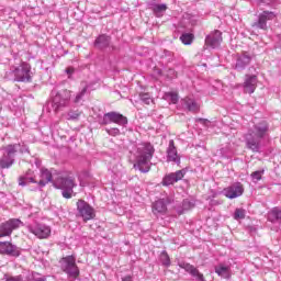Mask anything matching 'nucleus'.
<instances>
[{"label": "nucleus", "instance_id": "39", "mask_svg": "<svg viewBox=\"0 0 281 281\" xmlns=\"http://www.w3.org/2000/svg\"><path fill=\"white\" fill-rule=\"evenodd\" d=\"M194 207V203H192L190 200H183L182 202V212H187L188 210H192Z\"/></svg>", "mask_w": 281, "mask_h": 281}, {"label": "nucleus", "instance_id": "2", "mask_svg": "<svg viewBox=\"0 0 281 281\" xmlns=\"http://www.w3.org/2000/svg\"><path fill=\"white\" fill-rule=\"evenodd\" d=\"M4 77L7 80L16 82H30L32 80V66L27 63H22L19 67L12 66Z\"/></svg>", "mask_w": 281, "mask_h": 281}, {"label": "nucleus", "instance_id": "37", "mask_svg": "<svg viewBox=\"0 0 281 281\" xmlns=\"http://www.w3.org/2000/svg\"><path fill=\"white\" fill-rule=\"evenodd\" d=\"M105 132L112 137H117V135H121L120 128L117 127L105 128Z\"/></svg>", "mask_w": 281, "mask_h": 281}, {"label": "nucleus", "instance_id": "12", "mask_svg": "<svg viewBox=\"0 0 281 281\" xmlns=\"http://www.w3.org/2000/svg\"><path fill=\"white\" fill-rule=\"evenodd\" d=\"M0 254L2 256L19 258L21 256V248L10 241H0Z\"/></svg>", "mask_w": 281, "mask_h": 281}, {"label": "nucleus", "instance_id": "5", "mask_svg": "<svg viewBox=\"0 0 281 281\" xmlns=\"http://www.w3.org/2000/svg\"><path fill=\"white\" fill-rule=\"evenodd\" d=\"M20 149V144H11L1 148L2 157L0 158V168L2 170L5 168H12L16 153H19Z\"/></svg>", "mask_w": 281, "mask_h": 281}, {"label": "nucleus", "instance_id": "18", "mask_svg": "<svg viewBox=\"0 0 281 281\" xmlns=\"http://www.w3.org/2000/svg\"><path fill=\"white\" fill-rule=\"evenodd\" d=\"M243 192H245V189L239 182L224 189V194L227 199H238V196H243Z\"/></svg>", "mask_w": 281, "mask_h": 281}, {"label": "nucleus", "instance_id": "22", "mask_svg": "<svg viewBox=\"0 0 281 281\" xmlns=\"http://www.w3.org/2000/svg\"><path fill=\"white\" fill-rule=\"evenodd\" d=\"M167 161H173V164H181V158L177 153V147H175V140H169V147L167 148Z\"/></svg>", "mask_w": 281, "mask_h": 281}, {"label": "nucleus", "instance_id": "15", "mask_svg": "<svg viewBox=\"0 0 281 281\" xmlns=\"http://www.w3.org/2000/svg\"><path fill=\"white\" fill-rule=\"evenodd\" d=\"M258 87V76L256 75H245L243 89L244 93H254L256 91V88Z\"/></svg>", "mask_w": 281, "mask_h": 281}, {"label": "nucleus", "instance_id": "14", "mask_svg": "<svg viewBox=\"0 0 281 281\" xmlns=\"http://www.w3.org/2000/svg\"><path fill=\"white\" fill-rule=\"evenodd\" d=\"M21 220L12 218L0 224V238L10 236L14 229H19Z\"/></svg>", "mask_w": 281, "mask_h": 281}, {"label": "nucleus", "instance_id": "7", "mask_svg": "<svg viewBox=\"0 0 281 281\" xmlns=\"http://www.w3.org/2000/svg\"><path fill=\"white\" fill-rule=\"evenodd\" d=\"M61 270L67 273L68 278H78L80 270L76 265V257L67 256L61 259Z\"/></svg>", "mask_w": 281, "mask_h": 281}, {"label": "nucleus", "instance_id": "29", "mask_svg": "<svg viewBox=\"0 0 281 281\" xmlns=\"http://www.w3.org/2000/svg\"><path fill=\"white\" fill-rule=\"evenodd\" d=\"M180 41H181V43H183V45H192V42L194 41V34L183 33L180 36Z\"/></svg>", "mask_w": 281, "mask_h": 281}, {"label": "nucleus", "instance_id": "42", "mask_svg": "<svg viewBox=\"0 0 281 281\" xmlns=\"http://www.w3.org/2000/svg\"><path fill=\"white\" fill-rule=\"evenodd\" d=\"M168 76H169L170 78H177V71H175V69L170 68V69L168 70Z\"/></svg>", "mask_w": 281, "mask_h": 281}, {"label": "nucleus", "instance_id": "20", "mask_svg": "<svg viewBox=\"0 0 281 281\" xmlns=\"http://www.w3.org/2000/svg\"><path fill=\"white\" fill-rule=\"evenodd\" d=\"M267 131H269V125H267V122H261L255 125L252 130H249L248 133L258 139H262L267 135Z\"/></svg>", "mask_w": 281, "mask_h": 281}, {"label": "nucleus", "instance_id": "10", "mask_svg": "<svg viewBox=\"0 0 281 281\" xmlns=\"http://www.w3.org/2000/svg\"><path fill=\"white\" fill-rule=\"evenodd\" d=\"M27 229L31 234H34V236L41 240L52 236V227L43 223H35L30 225L27 226Z\"/></svg>", "mask_w": 281, "mask_h": 281}, {"label": "nucleus", "instance_id": "8", "mask_svg": "<svg viewBox=\"0 0 281 281\" xmlns=\"http://www.w3.org/2000/svg\"><path fill=\"white\" fill-rule=\"evenodd\" d=\"M102 126H106L109 124H117V126H126L128 124V119L117 112H108L103 115L100 121Z\"/></svg>", "mask_w": 281, "mask_h": 281}, {"label": "nucleus", "instance_id": "1", "mask_svg": "<svg viewBox=\"0 0 281 281\" xmlns=\"http://www.w3.org/2000/svg\"><path fill=\"white\" fill-rule=\"evenodd\" d=\"M134 155L136 159L134 168L144 173L150 172V159L155 155V147L150 143L138 144Z\"/></svg>", "mask_w": 281, "mask_h": 281}, {"label": "nucleus", "instance_id": "41", "mask_svg": "<svg viewBox=\"0 0 281 281\" xmlns=\"http://www.w3.org/2000/svg\"><path fill=\"white\" fill-rule=\"evenodd\" d=\"M75 71H76V69L74 67H68L66 69V74H67L68 78H71V76H74Z\"/></svg>", "mask_w": 281, "mask_h": 281}, {"label": "nucleus", "instance_id": "45", "mask_svg": "<svg viewBox=\"0 0 281 281\" xmlns=\"http://www.w3.org/2000/svg\"><path fill=\"white\" fill-rule=\"evenodd\" d=\"M266 3H269V1H271V0H263Z\"/></svg>", "mask_w": 281, "mask_h": 281}, {"label": "nucleus", "instance_id": "23", "mask_svg": "<svg viewBox=\"0 0 281 281\" xmlns=\"http://www.w3.org/2000/svg\"><path fill=\"white\" fill-rule=\"evenodd\" d=\"M181 269H184L187 273H190L193 278H195L196 281H205V277L203 273L199 272V269H196L194 266L190 263L182 262L180 263Z\"/></svg>", "mask_w": 281, "mask_h": 281}, {"label": "nucleus", "instance_id": "3", "mask_svg": "<svg viewBox=\"0 0 281 281\" xmlns=\"http://www.w3.org/2000/svg\"><path fill=\"white\" fill-rule=\"evenodd\" d=\"M52 95V106L55 113H60V111L69 106V102L71 101V91L67 89L60 91L53 90Z\"/></svg>", "mask_w": 281, "mask_h": 281}, {"label": "nucleus", "instance_id": "9", "mask_svg": "<svg viewBox=\"0 0 281 281\" xmlns=\"http://www.w3.org/2000/svg\"><path fill=\"white\" fill-rule=\"evenodd\" d=\"M77 216H80L82 221H93L95 218V210L89 205L85 200H78L77 202Z\"/></svg>", "mask_w": 281, "mask_h": 281}, {"label": "nucleus", "instance_id": "26", "mask_svg": "<svg viewBox=\"0 0 281 281\" xmlns=\"http://www.w3.org/2000/svg\"><path fill=\"white\" fill-rule=\"evenodd\" d=\"M149 10L157 16V19H161L164 14H166V10H168V5L166 3H150Z\"/></svg>", "mask_w": 281, "mask_h": 281}, {"label": "nucleus", "instance_id": "43", "mask_svg": "<svg viewBox=\"0 0 281 281\" xmlns=\"http://www.w3.org/2000/svg\"><path fill=\"white\" fill-rule=\"evenodd\" d=\"M196 122H200V124H209L210 121L207 119H198Z\"/></svg>", "mask_w": 281, "mask_h": 281}, {"label": "nucleus", "instance_id": "32", "mask_svg": "<svg viewBox=\"0 0 281 281\" xmlns=\"http://www.w3.org/2000/svg\"><path fill=\"white\" fill-rule=\"evenodd\" d=\"M87 91H89V85H85L80 92L77 93L75 98V103L78 104L82 98L87 94Z\"/></svg>", "mask_w": 281, "mask_h": 281}, {"label": "nucleus", "instance_id": "36", "mask_svg": "<svg viewBox=\"0 0 281 281\" xmlns=\"http://www.w3.org/2000/svg\"><path fill=\"white\" fill-rule=\"evenodd\" d=\"M78 117H80V111L78 110H71L67 113V120H78Z\"/></svg>", "mask_w": 281, "mask_h": 281}, {"label": "nucleus", "instance_id": "25", "mask_svg": "<svg viewBox=\"0 0 281 281\" xmlns=\"http://www.w3.org/2000/svg\"><path fill=\"white\" fill-rule=\"evenodd\" d=\"M109 45H111V36L106 34L99 35L94 41V47H97V49H106Z\"/></svg>", "mask_w": 281, "mask_h": 281}, {"label": "nucleus", "instance_id": "16", "mask_svg": "<svg viewBox=\"0 0 281 281\" xmlns=\"http://www.w3.org/2000/svg\"><path fill=\"white\" fill-rule=\"evenodd\" d=\"M186 177V169L178 170L176 172H171L166 175L162 179V186H175L178 181H181Z\"/></svg>", "mask_w": 281, "mask_h": 281}, {"label": "nucleus", "instance_id": "21", "mask_svg": "<svg viewBox=\"0 0 281 281\" xmlns=\"http://www.w3.org/2000/svg\"><path fill=\"white\" fill-rule=\"evenodd\" d=\"M246 146L252 153H260V138L248 133L246 135Z\"/></svg>", "mask_w": 281, "mask_h": 281}, {"label": "nucleus", "instance_id": "27", "mask_svg": "<svg viewBox=\"0 0 281 281\" xmlns=\"http://www.w3.org/2000/svg\"><path fill=\"white\" fill-rule=\"evenodd\" d=\"M268 221H270V223H281V209L276 206L268 212Z\"/></svg>", "mask_w": 281, "mask_h": 281}, {"label": "nucleus", "instance_id": "40", "mask_svg": "<svg viewBox=\"0 0 281 281\" xmlns=\"http://www.w3.org/2000/svg\"><path fill=\"white\" fill-rule=\"evenodd\" d=\"M5 281H23V276L9 277Z\"/></svg>", "mask_w": 281, "mask_h": 281}, {"label": "nucleus", "instance_id": "35", "mask_svg": "<svg viewBox=\"0 0 281 281\" xmlns=\"http://www.w3.org/2000/svg\"><path fill=\"white\" fill-rule=\"evenodd\" d=\"M27 281H47V278L38 277V272H32V274L27 278Z\"/></svg>", "mask_w": 281, "mask_h": 281}, {"label": "nucleus", "instance_id": "4", "mask_svg": "<svg viewBox=\"0 0 281 281\" xmlns=\"http://www.w3.org/2000/svg\"><path fill=\"white\" fill-rule=\"evenodd\" d=\"M32 175H34V171L29 170L25 176H21L19 178V186L25 187L27 183H38L40 188H45L46 183L52 182V172L47 169L41 170L40 181H36V178Z\"/></svg>", "mask_w": 281, "mask_h": 281}, {"label": "nucleus", "instance_id": "13", "mask_svg": "<svg viewBox=\"0 0 281 281\" xmlns=\"http://www.w3.org/2000/svg\"><path fill=\"white\" fill-rule=\"evenodd\" d=\"M221 43H223V32L218 30L211 32L205 37V45L206 47H211V49H218Z\"/></svg>", "mask_w": 281, "mask_h": 281}, {"label": "nucleus", "instance_id": "28", "mask_svg": "<svg viewBox=\"0 0 281 281\" xmlns=\"http://www.w3.org/2000/svg\"><path fill=\"white\" fill-rule=\"evenodd\" d=\"M186 106L188 111H191L192 113H196V111H199V103H196V101L193 99H187Z\"/></svg>", "mask_w": 281, "mask_h": 281}, {"label": "nucleus", "instance_id": "31", "mask_svg": "<svg viewBox=\"0 0 281 281\" xmlns=\"http://www.w3.org/2000/svg\"><path fill=\"white\" fill-rule=\"evenodd\" d=\"M247 214V211H245V209H236L233 215V218L235 221H243V218H245Z\"/></svg>", "mask_w": 281, "mask_h": 281}, {"label": "nucleus", "instance_id": "34", "mask_svg": "<svg viewBox=\"0 0 281 281\" xmlns=\"http://www.w3.org/2000/svg\"><path fill=\"white\" fill-rule=\"evenodd\" d=\"M160 262L164 267H170V256H168V252L162 251L160 254Z\"/></svg>", "mask_w": 281, "mask_h": 281}, {"label": "nucleus", "instance_id": "33", "mask_svg": "<svg viewBox=\"0 0 281 281\" xmlns=\"http://www.w3.org/2000/svg\"><path fill=\"white\" fill-rule=\"evenodd\" d=\"M139 100L143 101L144 104H150L153 102V97L148 92L139 93Z\"/></svg>", "mask_w": 281, "mask_h": 281}, {"label": "nucleus", "instance_id": "11", "mask_svg": "<svg viewBox=\"0 0 281 281\" xmlns=\"http://www.w3.org/2000/svg\"><path fill=\"white\" fill-rule=\"evenodd\" d=\"M172 203V199L170 198H162L157 200L151 205V212L155 216H165L168 212V205Z\"/></svg>", "mask_w": 281, "mask_h": 281}, {"label": "nucleus", "instance_id": "38", "mask_svg": "<svg viewBox=\"0 0 281 281\" xmlns=\"http://www.w3.org/2000/svg\"><path fill=\"white\" fill-rule=\"evenodd\" d=\"M262 175H265V170L254 171L251 173L252 181H260V179H262Z\"/></svg>", "mask_w": 281, "mask_h": 281}, {"label": "nucleus", "instance_id": "6", "mask_svg": "<svg viewBox=\"0 0 281 281\" xmlns=\"http://www.w3.org/2000/svg\"><path fill=\"white\" fill-rule=\"evenodd\" d=\"M55 188L61 190V195L64 199H71L74 194V188H76V181L72 177H63L57 179L55 182Z\"/></svg>", "mask_w": 281, "mask_h": 281}, {"label": "nucleus", "instance_id": "24", "mask_svg": "<svg viewBox=\"0 0 281 281\" xmlns=\"http://www.w3.org/2000/svg\"><path fill=\"white\" fill-rule=\"evenodd\" d=\"M215 273L224 280H229L232 278V267L229 265L220 263L215 266Z\"/></svg>", "mask_w": 281, "mask_h": 281}, {"label": "nucleus", "instance_id": "30", "mask_svg": "<svg viewBox=\"0 0 281 281\" xmlns=\"http://www.w3.org/2000/svg\"><path fill=\"white\" fill-rule=\"evenodd\" d=\"M165 100H168L171 104H177L179 102V94L177 92H167L165 93Z\"/></svg>", "mask_w": 281, "mask_h": 281}, {"label": "nucleus", "instance_id": "17", "mask_svg": "<svg viewBox=\"0 0 281 281\" xmlns=\"http://www.w3.org/2000/svg\"><path fill=\"white\" fill-rule=\"evenodd\" d=\"M276 13L271 11H263L259 14L258 21L254 23L252 27H258V30H267V21H273Z\"/></svg>", "mask_w": 281, "mask_h": 281}, {"label": "nucleus", "instance_id": "46", "mask_svg": "<svg viewBox=\"0 0 281 281\" xmlns=\"http://www.w3.org/2000/svg\"><path fill=\"white\" fill-rule=\"evenodd\" d=\"M166 54H168L170 56V52H166Z\"/></svg>", "mask_w": 281, "mask_h": 281}, {"label": "nucleus", "instance_id": "44", "mask_svg": "<svg viewBox=\"0 0 281 281\" xmlns=\"http://www.w3.org/2000/svg\"><path fill=\"white\" fill-rule=\"evenodd\" d=\"M122 281H133V277L126 276V277L122 278Z\"/></svg>", "mask_w": 281, "mask_h": 281}, {"label": "nucleus", "instance_id": "19", "mask_svg": "<svg viewBox=\"0 0 281 281\" xmlns=\"http://www.w3.org/2000/svg\"><path fill=\"white\" fill-rule=\"evenodd\" d=\"M250 63L251 55H249L248 53H243L237 56L234 69H236V71H244V69H246Z\"/></svg>", "mask_w": 281, "mask_h": 281}]
</instances>
